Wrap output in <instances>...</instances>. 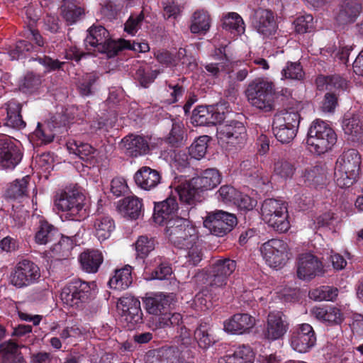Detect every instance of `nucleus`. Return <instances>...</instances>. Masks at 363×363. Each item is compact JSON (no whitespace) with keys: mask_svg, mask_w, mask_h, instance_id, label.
<instances>
[{"mask_svg":"<svg viewBox=\"0 0 363 363\" xmlns=\"http://www.w3.org/2000/svg\"><path fill=\"white\" fill-rule=\"evenodd\" d=\"M263 220L274 230L284 233L290 228L287 206L285 202L274 199L265 200L262 206Z\"/></svg>","mask_w":363,"mask_h":363,"instance_id":"423d86ee","label":"nucleus"},{"mask_svg":"<svg viewBox=\"0 0 363 363\" xmlns=\"http://www.w3.org/2000/svg\"><path fill=\"white\" fill-rule=\"evenodd\" d=\"M18 346L13 342H5L0 345V357L3 363L10 361V359L17 354Z\"/></svg>","mask_w":363,"mask_h":363,"instance_id":"69168bd1","label":"nucleus"},{"mask_svg":"<svg viewBox=\"0 0 363 363\" xmlns=\"http://www.w3.org/2000/svg\"><path fill=\"white\" fill-rule=\"evenodd\" d=\"M237 224L236 217L223 211L208 213L203 219V226L213 235L223 237Z\"/></svg>","mask_w":363,"mask_h":363,"instance_id":"f8f14e48","label":"nucleus"},{"mask_svg":"<svg viewBox=\"0 0 363 363\" xmlns=\"http://www.w3.org/2000/svg\"><path fill=\"white\" fill-rule=\"evenodd\" d=\"M281 74L285 79L300 80L303 79L304 72L300 63L288 62L282 69Z\"/></svg>","mask_w":363,"mask_h":363,"instance_id":"5fc2aeb1","label":"nucleus"},{"mask_svg":"<svg viewBox=\"0 0 363 363\" xmlns=\"http://www.w3.org/2000/svg\"><path fill=\"white\" fill-rule=\"evenodd\" d=\"M336 143V135L329 125L321 120H315L311 125L306 139L310 152L320 155L330 150Z\"/></svg>","mask_w":363,"mask_h":363,"instance_id":"7ed1b4c3","label":"nucleus"},{"mask_svg":"<svg viewBox=\"0 0 363 363\" xmlns=\"http://www.w3.org/2000/svg\"><path fill=\"white\" fill-rule=\"evenodd\" d=\"M93 233L96 238L103 242L108 239L115 230V222L106 214H98L93 220Z\"/></svg>","mask_w":363,"mask_h":363,"instance_id":"cd10ccee","label":"nucleus"},{"mask_svg":"<svg viewBox=\"0 0 363 363\" xmlns=\"http://www.w3.org/2000/svg\"><path fill=\"white\" fill-rule=\"evenodd\" d=\"M23 152L19 143L12 138H0V167L4 169H13L21 161Z\"/></svg>","mask_w":363,"mask_h":363,"instance_id":"2eb2a0df","label":"nucleus"},{"mask_svg":"<svg viewBox=\"0 0 363 363\" xmlns=\"http://www.w3.org/2000/svg\"><path fill=\"white\" fill-rule=\"evenodd\" d=\"M311 313L317 320L327 325H340L345 319L344 315L340 309L331 306L313 307Z\"/></svg>","mask_w":363,"mask_h":363,"instance_id":"a878e982","label":"nucleus"},{"mask_svg":"<svg viewBox=\"0 0 363 363\" xmlns=\"http://www.w3.org/2000/svg\"><path fill=\"white\" fill-rule=\"evenodd\" d=\"M245 128L236 121L220 124L217 128V138L220 143L237 145L242 143L245 138Z\"/></svg>","mask_w":363,"mask_h":363,"instance_id":"6ab92c4d","label":"nucleus"},{"mask_svg":"<svg viewBox=\"0 0 363 363\" xmlns=\"http://www.w3.org/2000/svg\"><path fill=\"white\" fill-rule=\"evenodd\" d=\"M235 268V262L227 258L216 260L213 263L208 274V282L211 284V289L214 293L223 292L228 277Z\"/></svg>","mask_w":363,"mask_h":363,"instance_id":"1a4fd4ad","label":"nucleus"},{"mask_svg":"<svg viewBox=\"0 0 363 363\" xmlns=\"http://www.w3.org/2000/svg\"><path fill=\"white\" fill-rule=\"evenodd\" d=\"M147 272H145V279L153 280V279H167L172 273V267L167 264H161L160 266L154 270L149 276H147Z\"/></svg>","mask_w":363,"mask_h":363,"instance_id":"338daca9","label":"nucleus"},{"mask_svg":"<svg viewBox=\"0 0 363 363\" xmlns=\"http://www.w3.org/2000/svg\"><path fill=\"white\" fill-rule=\"evenodd\" d=\"M222 104L216 106H200L195 108L191 116V123L195 125H216L225 119Z\"/></svg>","mask_w":363,"mask_h":363,"instance_id":"f3484780","label":"nucleus"},{"mask_svg":"<svg viewBox=\"0 0 363 363\" xmlns=\"http://www.w3.org/2000/svg\"><path fill=\"white\" fill-rule=\"evenodd\" d=\"M342 128L345 133L348 135V140H362L363 125L358 115H346L342 122Z\"/></svg>","mask_w":363,"mask_h":363,"instance_id":"2f4dec72","label":"nucleus"},{"mask_svg":"<svg viewBox=\"0 0 363 363\" xmlns=\"http://www.w3.org/2000/svg\"><path fill=\"white\" fill-rule=\"evenodd\" d=\"M255 353L249 346L242 345L238 347L232 354L222 357L218 363H253Z\"/></svg>","mask_w":363,"mask_h":363,"instance_id":"4c0bfd02","label":"nucleus"},{"mask_svg":"<svg viewBox=\"0 0 363 363\" xmlns=\"http://www.w3.org/2000/svg\"><path fill=\"white\" fill-rule=\"evenodd\" d=\"M255 325V319L247 313H237L223 323L225 331L230 334H243Z\"/></svg>","mask_w":363,"mask_h":363,"instance_id":"b1692460","label":"nucleus"},{"mask_svg":"<svg viewBox=\"0 0 363 363\" xmlns=\"http://www.w3.org/2000/svg\"><path fill=\"white\" fill-rule=\"evenodd\" d=\"M208 325H201L194 332V337L199 345L202 348L209 347L213 342V338L208 333Z\"/></svg>","mask_w":363,"mask_h":363,"instance_id":"4d7b16f0","label":"nucleus"},{"mask_svg":"<svg viewBox=\"0 0 363 363\" xmlns=\"http://www.w3.org/2000/svg\"><path fill=\"white\" fill-rule=\"evenodd\" d=\"M54 134L48 125L38 123L36 129L31 135L33 140L35 141L37 145L49 143L52 141Z\"/></svg>","mask_w":363,"mask_h":363,"instance_id":"3c124183","label":"nucleus"},{"mask_svg":"<svg viewBox=\"0 0 363 363\" xmlns=\"http://www.w3.org/2000/svg\"><path fill=\"white\" fill-rule=\"evenodd\" d=\"M215 55H221L220 57H218L217 59H221L225 62H222L220 63L206 64L205 65V69L213 77H217L220 74V72L224 69V65L225 64V62H228V60L225 56V48L223 47L219 48L218 50L216 51Z\"/></svg>","mask_w":363,"mask_h":363,"instance_id":"13d9d810","label":"nucleus"},{"mask_svg":"<svg viewBox=\"0 0 363 363\" xmlns=\"http://www.w3.org/2000/svg\"><path fill=\"white\" fill-rule=\"evenodd\" d=\"M91 284L81 280L69 282L62 289V302L69 308H81L90 294Z\"/></svg>","mask_w":363,"mask_h":363,"instance_id":"9d476101","label":"nucleus"},{"mask_svg":"<svg viewBox=\"0 0 363 363\" xmlns=\"http://www.w3.org/2000/svg\"><path fill=\"white\" fill-rule=\"evenodd\" d=\"M67 149L70 154L78 156L81 160L92 163L95 157L96 150L87 143H83L75 140L67 143Z\"/></svg>","mask_w":363,"mask_h":363,"instance_id":"c9c22d12","label":"nucleus"},{"mask_svg":"<svg viewBox=\"0 0 363 363\" xmlns=\"http://www.w3.org/2000/svg\"><path fill=\"white\" fill-rule=\"evenodd\" d=\"M288 323L281 312L274 311L268 315L264 336L269 340L281 338L287 332Z\"/></svg>","mask_w":363,"mask_h":363,"instance_id":"5701e85b","label":"nucleus"},{"mask_svg":"<svg viewBox=\"0 0 363 363\" xmlns=\"http://www.w3.org/2000/svg\"><path fill=\"white\" fill-rule=\"evenodd\" d=\"M294 25L298 33L311 32L314 29L313 18L311 14L299 16L294 21Z\"/></svg>","mask_w":363,"mask_h":363,"instance_id":"6e6d98bb","label":"nucleus"},{"mask_svg":"<svg viewBox=\"0 0 363 363\" xmlns=\"http://www.w3.org/2000/svg\"><path fill=\"white\" fill-rule=\"evenodd\" d=\"M303 177L309 185L318 186L323 185L328 180V172L326 169L320 167H314L306 169Z\"/></svg>","mask_w":363,"mask_h":363,"instance_id":"c03bdc74","label":"nucleus"},{"mask_svg":"<svg viewBox=\"0 0 363 363\" xmlns=\"http://www.w3.org/2000/svg\"><path fill=\"white\" fill-rule=\"evenodd\" d=\"M79 259L84 271L88 273H95L103 262V255L99 250H89L82 252L79 255Z\"/></svg>","mask_w":363,"mask_h":363,"instance_id":"72a5a7b5","label":"nucleus"},{"mask_svg":"<svg viewBox=\"0 0 363 363\" xmlns=\"http://www.w3.org/2000/svg\"><path fill=\"white\" fill-rule=\"evenodd\" d=\"M58 230L46 221L40 220L35 235V241L39 245H45L60 238Z\"/></svg>","mask_w":363,"mask_h":363,"instance_id":"ea45409f","label":"nucleus"},{"mask_svg":"<svg viewBox=\"0 0 363 363\" xmlns=\"http://www.w3.org/2000/svg\"><path fill=\"white\" fill-rule=\"evenodd\" d=\"M182 320V315L180 313H168L166 311L164 316L160 317L159 320L156 323L152 321L149 323V327L155 330L158 328H162L169 325H179Z\"/></svg>","mask_w":363,"mask_h":363,"instance_id":"603ef678","label":"nucleus"},{"mask_svg":"<svg viewBox=\"0 0 363 363\" xmlns=\"http://www.w3.org/2000/svg\"><path fill=\"white\" fill-rule=\"evenodd\" d=\"M28 179V177H25L20 180H16L9 188L8 195L15 199L23 196L27 191Z\"/></svg>","mask_w":363,"mask_h":363,"instance_id":"052dcab7","label":"nucleus"},{"mask_svg":"<svg viewBox=\"0 0 363 363\" xmlns=\"http://www.w3.org/2000/svg\"><path fill=\"white\" fill-rule=\"evenodd\" d=\"M316 342L313 327L308 323L298 325L290 340L292 349L300 353L307 352Z\"/></svg>","mask_w":363,"mask_h":363,"instance_id":"dca6fc26","label":"nucleus"},{"mask_svg":"<svg viewBox=\"0 0 363 363\" xmlns=\"http://www.w3.org/2000/svg\"><path fill=\"white\" fill-rule=\"evenodd\" d=\"M295 168L292 164L283 158H275L272 166L273 175L279 179L286 180L294 174Z\"/></svg>","mask_w":363,"mask_h":363,"instance_id":"49530a36","label":"nucleus"},{"mask_svg":"<svg viewBox=\"0 0 363 363\" xmlns=\"http://www.w3.org/2000/svg\"><path fill=\"white\" fill-rule=\"evenodd\" d=\"M7 116L5 119V125L13 128L21 129L26 126L20 113L21 106L16 101H9L6 104Z\"/></svg>","mask_w":363,"mask_h":363,"instance_id":"58836bf2","label":"nucleus"},{"mask_svg":"<svg viewBox=\"0 0 363 363\" xmlns=\"http://www.w3.org/2000/svg\"><path fill=\"white\" fill-rule=\"evenodd\" d=\"M142 200L136 196H128L119 201L118 206L121 213L131 219H137L141 214Z\"/></svg>","mask_w":363,"mask_h":363,"instance_id":"f704fd0d","label":"nucleus"},{"mask_svg":"<svg viewBox=\"0 0 363 363\" xmlns=\"http://www.w3.org/2000/svg\"><path fill=\"white\" fill-rule=\"evenodd\" d=\"M300 123V116L295 111H285L274 117L273 133L281 143H290L296 136Z\"/></svg>","mask_w":363,"mask_h":363,"instance_id":"0eeeda50","label":"nucleus"},{"mask_svg":"<svg viewBox=\"0 0 363 363\" xmlns=\"http://www.w3.org/2000/svg\"><path fill=\"white\" fill-rule=\"evenodd\" d=\"M222 180L218 169L210 168L202 172L200 176L192 179V184L201 191L211 190L216 187Z\"/></svg>","mask_w":363,"mask_h":363,"instance_id":"c85d7f7f","label":"nucleus"},{"mask_svg":"<svg viewBox=\"0 0 363 363\" xmlns=\"http://www.w3.org/2000/svg\"><path fill=\"white\" fill-rule=\"evenodd\" d=\"M126 153L131 157L146 154L149 150L147 141L140 135H128L122 140Z\"/></svg>","mask_w":363,"mask_h":363,"instance_id":"7c9ffc66","label":"nucleus"},{"mask_svg":"<svg viewBox=\"0 0 363 363\" xmlns=\"http://www.w3.org/2000/svg\"><path fill=\"white\" fill-rule=\"evenodd\" d=\"M209 138L207 135H202L196 139L189 147V154L191 157L196 160L203 158L207 151Z\"/></svg>","mask_w":363,"mask_h":363,"instance_id":"09e8293b","label":"nucleus"},{"mask_svg":"<svg viewBox=\"0 0 363 363\" xmlns=\"http://www.w3.org/2000/svg\"><path fill=\"white\" fill-rule=\"evenodd\" d=\"M198 190L197 187L192 184L191 179L190 181L175 186L174 190L171 191L170 195L176 200L178 196L182 202L191 203Z\"/></svg>","mask_w":363,"mask_h":363,"instance_id":"79ce46f5","label":"nucleus"},{"mask_svg":"<svg viewBox=\"0 0 363 363\" xmlns=\"http://www.w3.org/2000/svg\"><path fill=\"white\" fill-rule=\"evenodd\" d=\"M245 96L250 105L264 112L274 110L276 90L274 83L266 78L252 81L245 90Z\"/></svg>","mask_w":363,"mask_h":363,"instance_id":"f257e3e1","label":"nucleus"},{"mask_svg":"<svg viewBox=\"0 0 363 363\" xmlns=\"http://www.w3.org/2000/svg\"><path fill=\"white\" fill-rule=\"evenodd\" d=\"M211 289V284L208 282V284L195 296L194 304L197 309L205 310L209 308L211 306L212 300L217 298L222 294H216Z\"/></svg>","mask_w":363,"mask_h":363,"instance_id":"37998d69","label":"nucleus"},{"mask_svg":"<svg viewBox=\"0 0 363 363\" xmlns=\"http://www.w3.org/2000/svg\"><path fill=\"white\" fill-rule=\"evenodd\" d=\"M260 252L267 264L274 269L282 267L289 259L287 244L278 239H272L262 244Z\"/></svg>","mask_w":363,"mask_h":363,"instance_id":"9b49d317","label":"nucleus"},{"mask_svg":"<svg viewBox=\"0 0 363 363\" xmlns=\"http://www.w3.org/2000/svg\"><path fill=\"white\" fill-rule=\"evenodd\" d=\"M172 300L173 297L172 295L162 293H158L153 296L145 297L143 299L145 308L149 314L154 315V317L148 320L147 324L149 325V323L152 321L156 323L159 320L160 317L164 316L166 311H168Z\"/></svg>","mask_w":363,"mask_h":363,"instance_id":"a211bd4d","label":"nucleus"},{"mask_svg":"<svg viewBox=\"0 0 363 363\" xmlns=\"http://www.w3.org/2000/svg\"><path fill=\"white\" fill-rule=\"evenodd\" d=\"M134 179L138 187L150 191L161 182L162 177L158 171L149 167H143L135 173Z\"/></svg>","mask_w":363,"mask_h":363,"instance_id":"393cba45","label":"nucleus"},{"mask_svg":"<svg viewBox=\"0 0 363 363\" xmlns=\"http://www.w3.org/2000/svg\"><path fill=\"white\" fill-rule=\"evenodd\" d=\"M40 277L39 267L33 262L23 260L17 264L10 276V283L23 288L36 282Z\"/></svg>","mask_w":363,"mask_h":363,"instance_id":"4468645a","label":"nucleus"},{"mask_svg":"<svg viewBox=\"0 0 363 363\" xmlns=\"http://www.w3.org/2000/svg\"><path fill=\"white\" fill-rule=\"evenodd\" d=\"M96 80L94 74H86L79 84V92L84 96H89L93 92V85Z\"/></svg>","mask_w":363,"mask_h":363,"instance_id":"774afa93","label":"nucleus"},{"mask_svg":"<svg viewBox=\"0 0 363 363\" xmlns=\"http://www.w3.org/2000/svg\"><path fill=\"white\" fill-rule=\"evenodd\" d=\"M125 43L124 39H110L108 30L101 26L90 28L84 40L88 50L94 49V51L106 53L108 57L116 55L120 51V46Z\"/></svg>","mask_w":363,"mask_h":363,"instance_id":"39448f33","label":"nucleus"},{"mask_svg":"<svg viewBox=\"0 0 363 363\" xmlns=\"http://www.w3.org/2000/svg\"><path fill=\"white\" fill-rule=\"evenodd\" d=\"M143 19L144 15L143 13L138 15H131L124 25L125 31L134 35L140 28Z\"/></svg>","mask_w":363,"mask_h":363,"instance_id":"0e129e2a","label":"nucleus"},{"mask_svg":"<svg viewBox=\"0 0 363 363\" xmlns=\"http://www.w3.org/2000/svg\"><path fill=\"white\" fill-rule=\"evenodd\" d=\"M83 13V10L76 0H64L62 15L69 24L75 23Z\"/></svg>","mask_w":363,"mask_h":363,"instance_id":"a18cd8bd","label":"nucleus"},{"mask_svg":"<svg viewBox=\"0 0 363 363\" xmlns=\"http://www.w3.org/2000/svg\"><path fill=\"white\" fill-rule=\"evenodd\" d=\"M154 248V241L146 236H140L135 242V250L141 257L147 256Z\"/></svg>","mask_w":363,"mask_h":363,"instance_id":"680f3d73","label":"nucleus"},{"mask_svg":"<svg viewBox=\"0 0 363 363\" xmlns=\"http://www.w3.org/2000/svg\"><path fill=\"white\" fill-rule=\"evenodd\" d=\"M178 208L177 200L170 194L164 201L155 203L153 219L158 225H166L170 220H175L174 213Z\"/></svg>","mask_w":363,"mask_h":363,"instance_id":"4be33fe9","label":"nucleus"},{"mask_svg":"<svg viewBox=\"0 0 363 363\" xmlns=\"http://www.w3.org/2000/svg\"><path fill=\"white\" fill-rule=\"evenodd\" d=\"M184 140V124L179 121L174 122L168 137L169 143L172 145H179L183 143Z\"/></svg>","mask_w":363,"mask_h":363,"instance_id":"bf43d9fd","label":"nucleus"},{"mask_svg":"<svg viewBox=\"0 0 363 363\" xmlns=\"http://www.w3.org/2000/svg\"><path fill=\"white\" fill-rule=\"evenodd\" d=\"M180 346H171L162 347L165 363H184L186 359L190 357L189 346L191 340L189 337H184L182 340Z\"/></svg>","mask_w":363,"mask_h":363,"instance_id":"bb28decb","label":"nucleus"},{"mask_svg":"<svg viewBox=\"0 0 363 363\" xmlns=\"http://www.w3.org/2000/svg\"><path fill=\"white\" fill-rule=\"evenodd\" d=\"M164 232L169 241L180 249H189L198 241L196 228L189 220L182 218L169 220Z\"/></svg>","mask_w":363,"mask_h":363,"instance_id":"20e7f679","label":"nucleus"},{"mask_svg":"<svg viewBox=\"0 0 363 363\" xmlns=\"http://www.w3.org/2000/svg\"><path fill=\"white\" fill-rule=\"evenodd\" d=\"M217 199L224 203H233L237 196L240 195L234 187L230 185H223L216 194Z\"/></svg>","mask_w":363,"mask_h":363,"instance_id":"864d4df0","label":"nucleus"},{"mask_svg":"<svg viewBox=\"0 0 363 363\" xmlns=\"http://www.w3.org/2000/svg\"><path fill=\"white\" fill-rule=\"evenodd\" d=\"M211 23L208 13L203 9H199L190 18L189 30L193 34L204 35L209 30Z\"/></svg>","mask_w":363,"mask_h":363,"instance_id":"473e14b6","label":"nucleus"},{"mask_svg":"<svg viewBox=\"0 0 363 363\" xmlns=\"http://www.w3.org/2000/svg\"><path fill=\"white\" fill-rule=\"evenodd\" d=\"M131 271L132 268L129 265L116 269L108 281L110 287L120 291L128 289L133 281Z\"/></svg>","mask_w":363,"mask_h":363,"instance_id":"e433bc0d","label":"nucleus"},{"mask_svg":"<svg viewBox=\"0 0 363 363\" xmlns=\"http://www.w3.org/2000/svg\"><path fill=\"white\" fill-rule=\"evenodd\" d=\"M316 85L320 90H328L330 91H336L337 90H344L347 89V82L339 75L330 77L319 76L316 79Z\"/></svg>","mask_w":363,"mask_h":363,"instance_id":"a19ab883","label":"nucleus"},{"mask_svg":"<svg viewBox=\"0 0 363 363\" xmlns=\"http://www.w3.org/2000/svg\"><path fill=\"white\" fill-rule=\"evenodd\" d=\"M252 24L257 33L264 38L275 34L278 28L274 13L270 10L263 9L255 11Z\"/></svg>","mask_w":363,"mask_h":363,"instance_id":"aec40b11","label":"nucleus"},{"mask_svg":"<svg viewBox=\"0 0 363 363\" xmlns=\"http://www.w3.org/2000/svg\"><path fill=\"white\" fill-rule=\"evenodd\" d=\"M361 156L354 149L344 151L337 158L335 167L337 185L347 188L353 184L360 169Z\"/></svg>","mask_w":363,"mask_h":363,"instance_id":"f03ea898","label":"nucleus"},{"mask_svg":"<svg viewBox=\"0 0 363 363\" xmlns=\"http://www.w3.org/2000/svg\"><path fill=\"white\" fill-rule=\"evenodd\" d=\"M223 28L226 30L241 34L245 31V23L242 17L238 13L232 12L223 17Z\"/></svg>","mask_w":363,"mask_h":363,"instance_id":"de8ad7c7","label":"nucleus"},{"mask_svg":"<svg viewBox=\"0 0 363 363\" xmlns=\"http://www.w3.org/2000/svg\"><path fill=\"white\" fill-rule=\"evenodd\" d=\"M117 309L125 327L129 330L143 323V313L138 298L131 296L120 298L117 302Z\"/></svg>","mask_w":363,"mask_h":363,"instance_id":"6e6552de","label":"nucleus"},{"mask_svg":"<svg viewBox=\"0 0 363 363\" xmlns=\"http://www.w3.org/2000/svg\"><path fill=\"white\" fill-rule=\"evenodd\" d=\"M361 6L356 0H344L335 14L336 21L340 24L354 22L359 16Z\"/></svg>","mask_w":363,"mask_h":363,"instance_id":"c756f323","label":"nucleus"},{"mask_svg":"<svg viewBox=\"0 0 363 363\" xmlns=\"http://www.w3.org/2000/svg\"><path fill=\"white\" fill-rule=\"evenodd\" d=\"M324 272L322 262L311 253L301 254L297 263V276L301 279H310Z\"/></svg>","mask_w":363,"mask_h":363,"instance_id":"412c9836","label":"nucleus"},{"mask_svg":"<svg viewBox=\"0 0 363 363\" xmlns=\"http://www.w3.org/2000/svg\"><path fill=\"white\" fill-rule=\"evenodd\" d=\"M157 71H152L145 67H140L136 73L135 77L143 87H147L157 77Z\"/></svg>","mask_w":363,"mask_h":363,"instance_id":"e2e57ef3","label":"nucleus"},{"mask_svg":"<svg viewBox=\"0 0 363 363\" xmlns=\"http://www.w3.org/2000/svg\"><path fill=\"white\" fill-rule=\"evenodd\" d=\"M337 289L328 286H323L309 293L311 299L317 301H334L337 296Z\"/></svg>","mask_w":363,"mask_h":363,"instance_id":"8fccbe9b","label":"nucleus"},{"mask_svg":"<svg viewBox=\"0 0 363 363\" xmlns=\"http://www.w3.org/2000/svg\"><path fill=\"white\" fill-rule=\"evenodd\" d=\"M84 196L77 189H69L60 194L55 200V208L65 212L71 219H78L83 211Z\"/></svg>","mask_w":363,"mask_h":363,"instance_id":"ddd939ff","label":"nucleus"}]
</instances>
